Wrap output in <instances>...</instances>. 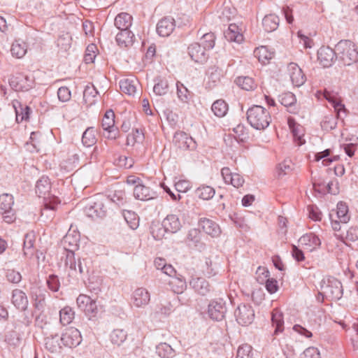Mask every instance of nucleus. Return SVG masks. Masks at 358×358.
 <instances>
[{
  "instance_id": "46",
  "label": "nucleus",
  "mask_w": 358,
  "mask_h": 358,
  "mask_svg": "<svg viewBox=\"0 0 358 358\" xmlns=\"http://www.w3.org/2000/svg\"><path fill=\"white\" fill-rule=\"evenodd\" d=\"M153 87V92L158 96H162L168 92L169 83L164 78H157Z\"/></svg>"
},
{
  "instance_id": "49",
  "label": "nucleus",
  "mask_w": 358,
  "mask_h": 358,
  "mask_svg": "<svg viewBox=\"0 0 358 358\" xmlns=\"http://www.w3.org/2000/svg\"><path fill=\"white\" fill-rule=\"evenodd\" d=\"M337 217L340 222L347 223L350 219L348 215V207L345 203L341 201L337 204Z\"/></svg>"
},
{
  "instance_id": "58",
  "label": "nucleus",
  "mask_w": 358,
  "mask_h": 358,
  "mask_svg": "<svg viewBox=\"0 0 358 358\" xmlns=\"http://www.w3.org/2000/svg\"><path fill=\"white\" fill-rule=\"evenodd\" d=\"M124 219L132 229H136L138 227V218L134 212L127 211L124 215Z\"/></svg>"
},
{
  "instance_id": "51",
  "label": "nucleus",
  "mask_w": 358,
  "mask_h": 358,
  "mask_svg": "<svg viewBox=\"0 0 358 358\" xmlns=\"http://www.w3.org/2000/svg\"><path fill=\"white\" fill-rule=\"evenodd\" d=\"M96 141L94 130L92 128H87L83 134L82 143L86 147L93 145Z\"/></svg>"
},
{
  "instance_id": "3",
  "label": "nucleus",
  "mask_w": 358,
  "mask_h": 358,
  "mask_svg": "<svg viewBox=\"0 0 358 358\" xmlns=\"http://www.w3.org/2000/svg\"><path fill=\"white\" fill-rule=\"evenodd\" d=\"M249 124L257 130L266 129L271 122L270 113L264 107L255 105L247 111Z\"/></svg>"
},
{
  "instance_id": "37",
  "label": "nucleus",
  "mask_w": 358,
  "mask_h": 358,
  "mask_svg": "<svg viewBox=\"0 0 358 358\" xmlns=\"http://www.w3.org/2000/svg\"><path fill=\"white\" fill-rule=\"evenodd\" d=\"M11 54L13 57L20 59L23 57L27 52L26 43L20 39L15 40L11 45Z\"/></svg>"
},
{
  "instance_id": "13",
  "label": "nucleus",
  "mask_w": 358,
  "mask_h": 358,
  "mask_svg": "<svg viewBox=\"0 0 358 358\" xmlns=\"http://www.w3.org/2000/svg\"><path fill=\"white\" fill-rule=\"evenodd\" d=\"M287 71L292 84L296 87H300L304 84L306 77L297 64L291 62L287 66Z\"/></svg>"
},
{
  "instance_id": "52",
  "label": "nucleus",
  "mask_w": 358,
  "mask_h": 358,
  "mask_svg": "<svg viewBox=\"0 0 358 358\" xmlns=\"http://www.w3.org/2000/svg\"><path fill=\"white\" fill-rule=\"evenodd\" d=\"M144 135L141 129H136L127 136V144L134 145L135 143H141L143 141Z\"/></svg>"
},
{
  "instance_id": "57",
  "label": "nucleus",
  "mask_w": 358,
  "mask_h": 358,
  "mask_svg": "<svg viewBox=\"0 0 358 358\" xmlns=\"http://www.w3.org/2000/svg\"><path fill=\"white\" fill-rule=\"evenodd\" d=\"M252 348L248 344H243L241 345L238 350L236 358H252Z\"/></svg>"
},
{
  "instance_id": "12",
  "label": "nucleus",
  "mask_w": 358,
  "mask_h": 358,
  "mask_svg": "<svg viewBox=\"0 0 358 358\" xmlns=\"http://www.w3.org/2000/svg\"><path fill=\"white\" fill-rule=\"evenodd\" d=\"M173 142L182 150H194L196 147L194 140L183 131H178L175 134Z\"/></svg>"
},
{
  "instance_id": "25",
  "label": "nucleus",
  "mask_w": 358,
  "mask_h": 358,
  "mask_svg": "<svg viewBox=\"0 0 358 358\" xmlns=\"http://www.w3.org/2000/svg\"><path fill=\"white\" fill-rule=\"evenodd\" d=\"M11 302L16 308L22 311L27 310L29 303L26 294L19 289L13 290Z\"/></svg>"
},
{
  "instance_id": "20",
  "label": "nucleus",
  "mask_w": 358,
  "mask_h": 358,
  "mask_svg": "<svg viewBox=\"0 0 358 358\" xmlns=\"http://www.w3.org/2000/svg\"><path fill=\"white\" fill-rule=\"evenodd\" d=\"M324 97L331 103L338 118H343L345 116V108L339 97L327 90L324 92Z\"/></svg>"
},
{
  "instance_id": "7",
  "label": "nucleus",
  "mask_w": 358,
  "mask_h": 358,
  "mask_svg": "<svg viewBox=\"0 0 358 358\" xmlns=\"http://www.w3.org/2000/svg\"><path fill=\"white\" fill-rule=\"evenodd\" d=\"M65 266L69 269V275L77 277L78 274H83L86 268L82 264L80 259L76 260L75 254L71 250L66 251Z\"/></svg>"
},
{
  "instance_id": "8",
  "label": "nucleus",
  "mask_w": 358,
  "mask_h": 358,
  "mask_svg": "<svg viewBox=\"0 0 358 358\" xmlns=\"http://www.w3.org/2000/svg\"><path fill=\"white\" fill-rule=\"evenodd\" d=\"M235 317L238 323L246 326L252 322L255 318V311L249 304H241L235 310Z\"/></svg>"
},
{
  "instance_id": "44",
  "label": "nucleus",
  "mask_w": 358,
  "mask_h": 358,
  "mask_svg": "<svg viewBox=\"0 0 358 358\" xmlns=\"http://www.w3.org/2000/svg\"><path fill=\"white\" fill-rule=\"evenodd\" d=\"M215 189L213 187L208 185H201L196 191V195L203 200H209L215 195Z\"/></svg>"
},
{
  "instance_id": "22",
  "label": "nucleus",
  "mask_w": 358,
  "mask_h": 358,
  "mask_svg": "<svg viewBox=\"0 0 358 358\" xmlns=\"http://www.w3.org/2000/svg\"><path fill=\"white\" fill-rule=\"evenodd\" d=\"M221 174L225 183L231 184L234 187H241L244 183L243 178L238 173H232L228 167L222 168Z\"/></svg>"
},
{
  "instance_id": "27",
  "label": "nucleus",
  "mask_w": 358,
  "mask_h": 358,
  "mask_svg": "<svg viewBox=\"0 0 358 358\" xmlns=\"http://www.w3.org/2000/svg\"><path fill=\"white\" fill-rule=\"evenodd\" d=\"M162 226L164 231L176 233L182 228V223L178 215L170 214L164 219Z\"/></svg>"
},
{
  "instance_id": "15",
  "label": "nucleus",
  "mask_w": 358,
  "mask_h": 358,
  "mask_svg": "<svg viewBox=\"0 0 358 358\" xmlns=\"http://www.w3.org/2000/svg\"><path fill=\"white\" fill-rule=\"evenodd\" d=\"M318 60L324 68L330 67L336 58V49L322 46L317 52Z\"/></svg>"
},
{
  "instance_id": "56",
  "label": "nucleus",
  "mask_w": 358,
  "mask_h": 358,
  "mask_svg": "<svg viewBox=\"0 0 358 358\" xmlns=\"http://www.w3.org/2000/svg\"><path fill=\"white\" fill-rule=\"evenodd\" d=\"M108 152V149L107 144L106 143H101L99 144V145H96L94 147L91 155V159L96 160L99 157H105Z\"/></svg>"
},
{
  "instance_id": "9",
  "label": "nucleus",
  "mask_w": 358,
  "mask_h": 358,
  "mask_svg": "<svg viewBox=\"0 0 358 358\" xmlns=\"http://www.w3.org/2000/svg\"><path fill=\"white\" fill-rule=\"evenodd\" d=\"M63 345L67 348H75L82 341L80 332L74 327H69L65 330L60 338Z\"/></svg>"
},
{
  "instance_id": "21",
  "label": "nucleus",
  "mask_w": 358,
  "mask_h": 358,
  "mask_svg": "<svg viewBox=\"0 0 358 358\" xmlns=\"http://www.w3.org/2000/svg\"><path fill=\"white\" fill-rule=\"evenodd\" d=\"M189 286L197 294L205 296L210 291V285L208 282L201 277H192L189 280Z\"/></svg>"
},
{
  "instance_id": "48",
  "label": "nucleus",
  "mask_w": 358,
  "mask_h": 358,
  "mask_svg": "<svg viewBox=\"0 0 358 358\" xmlns=\"http://www.w3.org/2000/svg\"><path fill=\"white\" fill-rule=\"evenodd\" d=\"M234 137L237 141L244 142L249 138L248 129L242 124H238L233 129Z\"/></svg>"
},
{
  "instance_id": "64",
  "label": "nucleus",
  "mask_w": 358,
  "mask_h": 358,
  "mask_svg": "<svg viewBox=\"0 0 358 358\" xmlns=\"http://www.w3.org/2000/svg\"><path fill=\"white\" fill-rule=\"evenodd\" d=\"M48 288L52 292H57L60 287L59 278L55 275H49L47 280Z\"/></svg>"
},
{
  "instance_id": "36",
  "label": "nucleus",
  "mask_w": 358,
  "mask_h": 358,
  "mask_svg": "<svg viewBox=\"0 0 358 358\" xmlns=\"http://www.w3.org/2000/svg\"><path fill=\"white\" fill-rule=\"evenodd\" d=\"M41 134L38 131L31 133L29 141L27 142V149L30 152L39 151L41 145Z\"/></svg>"
},
{
  "instance_id": "45",
  "label": "nucleus",
  "mask_w": 358,
  "mask_h": 358,
  "mask_svg": "<svg viewBox=\"0 0 358 358\" xmlns=\"http://www.w3.org/2000/svg\"><path fill=\"white\" fill-rule=\"evenodd\" d=\"M254 55L262 63H265L273 57V52H270L266 46L255 48Z\"/></svg>"
},
{
  "instance_id": "60",
  "label": "nucleus",
  "mask_w": 358,
  "mask_h": 358,
  "mask_svg": "<svg viewBox=\"0 0 358 358\" xmlns=\"http://www.w3.org/2000/svg\"><path fill=\"white\" fill-rule=\"evenodd\" d=\"M215 36L211 32L203 34L201 38L203 47L206 50L213 48L215 45Z\"/></svg>"
},
{
  "instance_id": "18",
  "label": "nucleus",
  "mask_w": 358,
  "mask_h": 358,
  "mask_svg": "<svg viewBox=\"0 0 358 358\" xmlns=\"http://www.w3.org/2000/svg\"><path fill=\"white\" fill-rule=\"evenodd\" d=\"M176 27V22L171 16L164 17L161 19L157 24L158 34L163 37L169 36Z\"/></svg>"
},
{
  "instance_id": "53",
  "label": "nucleus",
  "mask_w": 358,
  "mask_h": 358,
  "mask_svg": "<svg viewBox=\"0 0 358 358\" xmlns=\"http://www.w3.org/2000/svg\"><path fill=\"white\" fill-rule=\"evenodd\" d=\"M288 125L294 138H296L299 141V144L301 145L303 143L301 141V137L303 136L302 127L299 124H297L295 120L292 117L288 118Z\"/></svg>"
},
{
  "instance_id": "11",
  "label": "nucleus",
  "mask_w": 358,
  "mask_h": 358,
  "mask_svg": "<svg viewBox=\"0 0 358 358\" xmlns=\"http://www.w3.org/2000/svg\"><path fill=\"white\" fill-rule=\"evenodd\" d=\"M33 80L27 76H13L9 80V85L15 91H28L33 86Z\"/></svg>"
},
{
  "instance_id": "16",
  "label": "nucleus",
  "mask_w": 358,
  "mask_h": 358,
  "mask_svg": "<svg viewBox=\"0 0 358 358\" xmlns=\"http://www.w3.org/2000/svg\"><path fill=\"white\" fill-rule=\"evenodd\" d=\"M131 299L134 306L143 308L149 303L150 294L145 288L139 287L134 291Z\"/></svg>"
},
{
  "instance_id": "33",
  "label": "nucleus",
  "mask_w": 358,
  "mask_h": 358,
  "mask_svg": "<svg viewBox=\"0 0 358 358\" xmlns=\"http://www.w3.org/2000/svg\"><path fill=\"white\" fill-rule=\"evenodd\" d=\"M279 21V17L277 15H267L262 20V26L266 31L271 32L278 27Z\"/></svg>"
},
{
  "instance_id": "1",
  "label": "nucleus",
  "mask_w": 358,
  "mask_h": 358,
  "mask_svg": "<svg viewBox=\"0 0 358 358\" xmlns=\"http://www.w3.org/2000/svg\"><path fill=\"white\" fill-rule=\"evenodd\" d=\"M336 59L344 66L356 64L358 69V46L350 40H341L336 45Z\"/></svg>"
},
{
  "instance_id": "41",
  "label": "nucleus",
  "mask_w": 358,
  "mask_h": 358,
  "mask_svg": "<svg viewBox=\"0 0 358 358\" xmlns=\"http://www.w3.org/2000/svg\"><path fill=\"white\" fill-rule=\"evenodd\" d=\"M156 353L162 358H173L176 355L175 350L166 343H161L157 345Z\"/></svg>"
},
{
  "instance_id": "34",
  "label": "nucleus",
  "mask_w": 358,
  "mask_h": 358,
  "mask_svg": "<svg viewBox=\"0 0 358 358\" xmlns=\"http://www.w3.org/2000/svg\"><path fill=\"white\" fill-rule=\"evenodd\" d=\"M98 92L94 85H87L83 92V101L87 106L94 105L96 101Z\"/></svg>"
},
{
  "instance_id": "30",
  "label": "nucleus",
  "mask_w": 358,
  "mask_h": 358,
  "mask_svg": "<svg viewBox=\"0 0 358 358\" xmlns=\"http://www.w3.org/2000/svg\"><path fill=\"white\" fill-rule=\"evenodd\" d=\"M133 17L127 13H119L114 20V24L120 31H130Z\"/></svg>"
},
{
  "instance_id": "55",
  "label": "nucleus",
  "mask_w": 358,
  "mask_h": 358,
  "mask_svg": "<svg viewBox=\"0 0 358 358\" xmlns=\"http://www.w3.org/2000/svg\"><path fill=\"white\" fill-rule=\"evenodd\" d=\"M110 337L113 344L120 345L127 338V333L123 329H115L110 334Z\"/></svg>"
},
{
  "instance_id": "2",
  "label": "nucleus",
  "mask_w": 358,
  "mask_h": 358,
  "mask_svg": "<svg viewBox=\"0 0 358 358\" xmlns=\"http://www.w3.org/2000/svg\"><path fill=\"white\" fill-rule=\"evenodd\" d=\"M51 187L50 180L47 176H42L36 182V193L39 197L43 198L44 208L41 210V215H44L45 210H55L59 203L58 198L51 194Z\"/></svg>"
},
{
  "instance_id": "26",
  "label": "nucleus",
  "mask_w": 358,
  "mask_h": 358,
  "mask_svg": "<svg viewBox=\"0 0 358 358\" xmlns=\"http://www.w3.org/2000/svg\"><path fill=\"white\" fill-rule=\"evenodd\" d=\"M119 84L121 91L129 96H134L139 86V82L135 77L124 78L120 81Z\"/></svg>"
},
{
  "instance_id": "29",
  "label": "nucleus",
  "mask_w": 358,
  "mask_h": 358,
  "mask_svg": "<svg viewBox=\"0 0 358 358\" xmlns=\"http://www.w3.org/2000/svg\"><path fill=\"white\" fill-rule=\"evenodd\" d=\"M278 101L282 106L287 108L288 112L293 114L296 113V99L293 93L287 92L281 94L278 96Z\"/></svg>"
},
{
  "instance_id": "17",
  "label": "nucleus",
  "mask_w": 358,
  "mask_h": 358,
  "mask_svg": "<svg viewBox=\"0 0 358 358\" xmlns=\"http://www.w3.org/2000/svg\"><path fill=\"white\" fill-rule=\"evenodd\" d=\"M299 244L304 250L312 252L318 248L321 245V241L313 233L306 234L299 239Z\"/></svg>"
},
{
  "instance_id": "6",
  "label": "nucleus",
  "mask_w": 358,
  "mask_h": 358,
  "mask_svg": "<svg viewBox=\"0 0 358 358\" xmlns=\"http://www.w3.org/2000/svg\"><path fill=\"white\" fill-rule=\"evenodd\" d=\"M101 127L106 132L104 136L108 139H116L118 137L119 131L115 126V113L112 110H107L101 120Z\"/></svg>"
},
{
  "instance_id": "14",
  "label": "nucleus",
  "mask_w": 358,
  "mask_h": 358,
  "mask_svg": "<svg viewBox=\"0 0 358 358\" xmlns=\"http://www.w3.org/2000/svg\"><path fill=\"white\" fill-rule=\"evenodd\" d=\"M133 193L135 199L143 201L155 199L157 197V193L150 187L146 186L143 182L134 188Z\"/></svg>"
},
{
  "instance_id": "47",
  "label": "nucleus",
  "mask_w": 358,
  "mask_h": 358,
  "mask_svg": "<svg viewBox=\"0 0 358 358\" xmlns=\"http://www.w3.org/2000/svg\"><path fill=\"white\" fill-rule=\"evenodd\" d=\"M338 116H335L333 113L325 115L321 122V127L325 131H330L336 128L337 125Z\"/></svg>"
},
{
  "instance_id": "62",
  "label": "nucleus",
  "mask_w": 358,
  "mask_h": 358,
  "mask_svg": "<svg viewBox=\"0 0 358 358\" xmlns=\"http://www.w3.org/2000/svg\"><path fill=\"white\" fill-rule=\"evenodd\" d=\"M84 312L85 315L90 318L96 317L99 312L96 301L92 299V301L90 304H88Z\"/></svg>"
},
{
  "instance_id": "38",
  "label": "nucleus",
  "mask_w": 358,
  "mask_h": 358,
  "mask_svg": "<svg viewBox=\"0 0 358 358\" xmlns=\"http://www.w3.org/2000/svg\"><path fill=\"white\" fill-rule=\"evenodd\" d=\"M236 84L246 91H252L257 87L254 79L249 76H239L235 80Z\"/></svg>"
},
{
  "instance_id": "4",
  "label": "nucleus",
  "mask_w": 358,
  "mask_h": 358,
  "mask_svg": "<svg viewBox=\"0 0 358 358\" xmlns=\"http://www.w3.org/2000/svg\"><path fill=\"white\" fill-rule=\"evenodd\" d=\"M109 198L103 194H98L92 197L85 207L84 211L87 217L93 219L104 217L106 215Z\"/></svg>"
},
{
  "instance_id": "28",
  "label": "nucleus",
  "mask_w": 358,
  "mask_h": 358,
  "mask_svg": "<svg viewBox=\"0 0 358 358\" xmlns=\"http://www.w3.org/2000/svg\"><path fill=\"white\" fill-rule=\"evenodd\" d=\"M224 37L230 42L241 43L243 41L242 29L236 24H230L228 29L224 32Z\"/></svg>"
},
{
  "instance_id": "59",
  "label": "nucleus",
  "mask_w": 358,
  "mask_h": 358,
  "mask_svg": "<svg viewBox=\"0 0 358 358\" xmlns=\"http://www.w3.org/2000/svg\"><path fill=\"white\" fill-rule=\"evenodd\" d=\"M7 280L11 283L17 284L22 280V275L14 269H8L6 272Z\"/></svg>"
},
{
  "instance_id": "24",
  "label": "nucleus",
  "mask_w": 358,
  "mask_h": 358,
  "mask_svg": "<svg viewBox=\"0 0 358 358\" xmlns=\"http://www.w3.org/2000/svg\"><path fill=\"white\" fill-rule=\"evenodd\" d=\"M12 104L15 112L16 121L18 123L27 121L29 119V115L31 112V109L29 106L17 100L13 101Z\"/></svg>"
},
{
  "instance_id": "39",
  "label": "nucleus",
  "mask_w": 358,
  "mask_h": 358,
  "mask_svg": "<svg viewBox=\"0 0 358 358\" xmlns=\"http://www.w3.org/2000/svg\"><path fill=\"white\" fill-rule=\"evenodd\" d=\"M45 348L52 353L59 352L62 346L59 342L57 335L50 336L45 338Z\"/></svg>"
},
{
  "instance_id": "35",
  "label": "nucleus",
  "mask_w": 358,
  "mask_h": 358,
  "mask_svg": "<svg viewBox=\"0 0 358 358\" xmlns=\"http://www.w3.org/2000/svg\"><path fill=\"white\" fill-rule=\"evenodd\" d=\"M169 284L173 292L176 294H182L187 287L185 279L182 275L173 277Z\"/></svg>"
},
{
  "instance_id": "54",
  "label": "nucleus",
  "mask_w": 358,
  "mask_h": 358,
  "mask_svg": "<svg viewBox=\"0 0 358 358\" xmlns=\"http://www.w3.org/2000/svg\"><path fill=\"white\" fill-rule=\"evenodd\" d=\"M177 95L178 99L184 102L187 103L190 99V92L187 88L180 82H177Z\"/></svg>"
},
{
  "instance_id": "31",
  "label": "nucleus",
  "mask_w": 358,
  "mask_h": 358,
  "mask_svg": "<svg viewBox=\"0 0 358 358\" xmlns=\"http://www.w3.org/2000/svg\"><path fill=\"white\" fill-rule=\"evenodd\" d=\"M117 45L121 48H127L133 45L134 34L131 31H120L115 38Z\"/></svg>"
},
{
  "instance_id": "23",
  "label": "nucleus",
  "mask_w": 358,
  "mask_h": 358,
  "mask_svg": "<svg viewBox=\"0 0 358 358\" xmlns=\"http://www.w3.org/2000/svg\"><path fill=\"white\" fill-rule=\"evenodd\" d=\"M206 48L201 47V44L194 43L188 47V54L191 59L197 63H203L206 59Z\"/></svg>"
},
{
  "instance_id": "10",
  "label": "nucleus",
  "mask_w": 358,
  "mask_h": 358,
  "mask_svg": "<svg viewBox=\"0 0 358 358\" xmlns=\"http://www.w3.org/2000/svg\"><path fill=\"white\" fill-rule=\"evenodd\" d=\"M227 308L225 302L223 299H219L218 300L212 301L208 308V313L209 317L214 320H222L226 313Z\"/></svg>"
},
{
  "instance_id": "43",
  "label": "nucleus",
  "mask_w": 358,
  "mask_h": 358,
  "mask_svg": "<svg viewBox=\"0 0 358 358\" xmlns=\"http://www.w3.org/2000/svg\"><path fill=\"white\" fill-rule=\"evenodd\" d=\"M211 110L217 117H224L228 111V105L222 99L215 101L211 107Z\"/></svg>"
},
{
  "instance_id": "42",
  "label": "nucleus",
  "mask_w": 358,
  "mask_h": 358,
  "mask_svg": "<svg viewBox=\"0 0 358 358\" xmlns=\"http://www.w3.org/2000/svg\"><path fill=\"white\" fill-rule=\"evenodd\" d=\"M74 316L75 312L70 306H65L59 310V322L64 326L69 324Z\"/></svg>"
},
{
  "instance_id": "61",
  "label": "nucleus",
  "mask_w": 358,
  "mask_h": 358,
  "mask_svg": "<svg viewBox=\"0 0 358 358\" xmlns=\"http://www.w3.org/2000/svg\"><path fill=\"white\" fill-rule=\"evenodd\" d=\"M92 301V299L89 296L85 294H80L76 299V303L78 307L81 310L84 311Z\"/></svg>"
},
{
  "instance_id": "5",
  "label": "nucleus",
  "mask_w": 358,
  "mask_h": 358,
  "mask_svg": "<svg viewBox=\"0 0 358 358\" xmlns=\"http://www.w3.org/2000/svg\"><path fill=\"white\" fill-rule=\"evenodd\" d=\"M322 292L319 294L322 297L329 298L331 301H337L343 296V286L341 282L334 277L323 279L320 283Z\"/></svg>"
},
{
  "instance_id": "63",
  "label": "nucleus",
  "mask_w": 358,
  "mask_h": 358,
  "mask_svg": "<svg viewBox=\"0 0 358 358\" xmlns=\"http://www.w3.org/2000/svg\"><path fill=\"white\" fill-rule=\"evenodd\" d=\"M57 96L60 101L66 102L71 99V91L67 87H61L58 89Z\"/></svg>"
},
{
  "instance_id": "50",
  "label": "nucleus",
  "mask_w": 358,
  "mask_h": 358,
  "mask_svg": "<svg viewBox=\"0 0 358 358\" xmlns=\"http://www.w3.org/2000/svg\"><path fill=\"white\" fill-rule=\"evenodd\" d=\"M14 204L13 196L10 194H3L0 195V210L2 211H8L13 209Z\"/></svg>"
},
{
  "instance_id": "40",
  "label": "nucleus",
  "mask_w": 358,
  "mask_h": 358,
  "mask_svg": "<svg viewBox=\"0 0 358 358\" xmlns=\"http://www.w3.org/2000/svg\"><path fill=\"white\" fill-rule=\"evenodd\" d=\"M35 237L32 233L27 234L24 239L23 251L25 257H32L34 253Z\"/></svg>"
},
{
  "instance_id": "19",
  "label": "nucleus",
  "mask_w": 358,
  "mask_h": 358,
  "mask_svg": "<svg viewBox=\"0 0 358 358\" xmlns=\"http://www.w3.org/2000/svg\"><path fill=\"white\" fill-rule=\"evenodd\" d=\"M199 226L206 234L212 237H217L221 233L220 226L213 220L206 217H202L199 220Z\"/></svg>"
},
{
  "instance_id": "32",
  "label": "nucleus",
  "mask_w": 358,
  "mask_h": 358,
  "mask_svg": "<svg viewBox=\"0 0 358 358\" xmlns=\"http://www.w3.org/2000/svg\"><path fill=\"white\" fill-rule=\"evenodd\" d=\"M272 325L275 327L274 334L278 335L284 330V320L282 313L277 308L271 313Z\"/></svg>"
}]
</instances>
